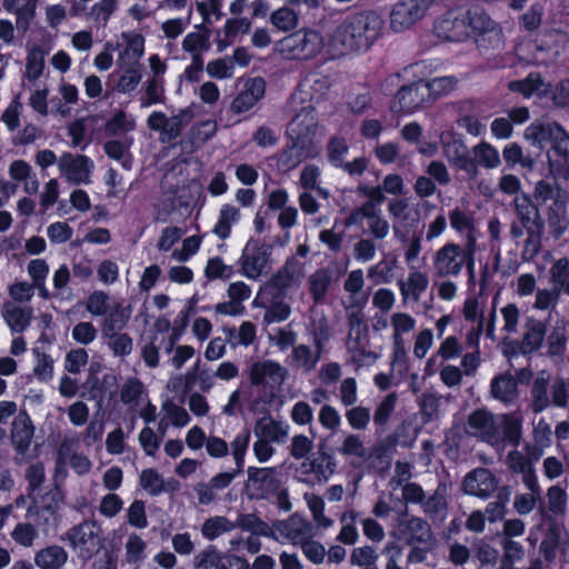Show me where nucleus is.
I'll list each match as a JSON object with an SVG mask.
<instances>
[{
	"label": "nucleus",
	"instance_id": "obj_1",
	"mask_svg": "<svg viewBox=\"0 0 569 569\" xmlns=\"http://www.w3.org/2000/svg\"><path fill=\"white\" fill-rule=\"evenodd\" d=\"M382 20L373 12L355 14L341 22L332 32L329 47L335 54L368 50L378 39Z\"/></svg>",
	"mask_w": 569,
	"mask_h": 569
},
{
	"label": "nucleus",
	"instance_id": "obj_2",
	"mask_svg": "<svg viewBox=\"0 0 569 569\" xmlns=\"http://www.w3.org/2000/svg\"><path fill=\"white\" fill-rule=\"evenodd\" d=\"M468 432L492 446H518L521 438V420L515 415L493 416L485 409H479L469 416Z\"/></svg>",
	"mask_w": 569,
	"mask_h": 569
},
{
	"label": "nucleus",
	"instance_id": "obj_3",
	"mask_svg": "<svg viewBox=\"0 0 569 569\" xmlns=\"http://www.w3.org/2000/svg\"><path fill=\"white\" fill-rule=\"evenodd\" d=\"M469 37H473L481 49H500L505 37L501 27L480 10H468Z\"/></svg>",
	"mask_w": 569,
	"mask_h": 569
},
{
	"label": "nucleus",
	"instance_id": "obj_4",
	"mask_svg": "<svg viewBox=\"0 0 569 569\" xmlns=\"http://www.w3.org/2000/svg\"><path fill=\"white\" fill-rule=\"evenodd\" d=\"M323 47V39L317 31H298L279 42V51L288 59H310Z\"/></svg>",
	"mask_w": 569,
	"mask_h": 569
},
{
	"label": "nucleus",
	"instance_id": "obj_5",
	"mask_svg": "<svg viewBox=\"0 0 569 569\" xmlns=\"http://www.w3.org/2000/svg\"><path fill=\"white\" fill-rule=\"evenodd\" d=\"M101 528L93 521H84L66 533V539L83 559L92 557L101 547Z\"/></svg>",
	"mask_w": 569,
	"mask_h": 569
},
{
	"label": "nucleus",
	"instance_id": "obj_6",
	"mask_svg": "<svg viewBox=\"0 0 569 569\" xmlns=\"http://www.w3.org/2000/svg\"><path fill=\"white\" fill-rule=\"evenodd\" d=\"M472 254L473 249L470 251L469 247L466 251L456 243H447L435 254V269L440 276H457L467 261L469 268L473 266Z\"/></svg>",
	"mask_w": 569,
	"mask_h": 569
},
{
	"label": "nucleus",
	"instance_id": "obj_7",
	"mask_svg": "<svg viewBox=\"0 0 569 569\" xmlns=\"http://www.w3.org/2000/svg\"><path fill=\"white\" fill-rule=\"evenodd\" d=\"M468 10L452 9L436 20L433 33L442 40L463 41L469 38Z\"/></svg>",
	"mask_w": 569,
	"mask_h": 569
},
{
	"label": "nucleus",
	"instance_id": "obj_8",
	"mask_svg": "<svg viewBox=\"0 0 569 569\" xmlns=\"http://www.w3.org/2000/svg\"><path fill=\"white\" fill-rule=\"evenodd\" d=\"M58 169L71 184H90L94 163L87 156L66 152L58 160Z\"/></svg>",
	"mask_w": 569,
	"mask_h": 569
},
{
	"label": "nucleus",
	"instance_id": "obj_9",
	"mask_svg": "<svg viewBox=\"0 0 569 569\" xmlns=\"http://www.w3.org/2000/svg\"><path fill=\"white\" fill-rule=\"evenodd\" d=\"M432 0H400L395 4L390 14V26L397 31L411 28L425 17Z\"/></svg>",
	"mask_w": 569,
	"mask_h": 569
},
{
	"label": "nucleus",
	"instance_id": "obj_10",
	"mask_svg": "<svg viewBox=\"0 0 569 569\" xmlns=\"http://www.w3.org/2000/svg\"><path fill=\"white\" fill-rule=\"evenodd\" d=\"M336 468L335 458L323 451L302 462L297 472L301 481L315 486L326 483L336 472Z\"/></svg>",
	"mask_w": 569,
	"mask_h": 569
},
{
	"label": "nucleus",
	"instance_id": "obj_11",
	"mask_svg": "<svg viewBox=\"0 0 569 569\" xmlns=\"http://www.w3.org/2000/svg\"><path fill=\"white\" fill-rule=\"evenodd\" d=\"M428 98L425 81L419 80L410 86H403L396 94L391 111L399 114H411L417 111Z\"/></svg>",
	"mask_w": 569,
	"mask_h": 569
},
{
	"label": "nucleus",
	"instance_id": "obj_12",
	"mask_svg": "<svg viewBox=\"0 0 569 569\" xmlns=\"http://www.w3.org/2000/svg\"><path fill=\"white\" fill-rule=\"evenodd\" d=\"M264 92L266 82L262 78L253 77L243 80L241 89L231 102V111L237 114L250 111L263 98Z\"/></svg>",
	"mask_w": 569,
	"mask_h": 569
},
{
	"label": "nucleus",
	"instance_id": "obj_13",
	"mask_svg": "<svg viewBox=\"0 0 569 569\" xmlns=\"http://www.w3.org/2000/svg\"><path fill=\"white\" fill-rule=\"evenodd\" d=\"M287 133L291 141L306 144L319 143L316 141L317 117L311 106L302 108L301 111L296 114L289 123Z\"/></svg>",
	"mask_w": 569,
	"mask_h": 569
},
{
	"label": "nucleus",
	"instance_id": "obj_14",
	"mask_svg": "<svg viewBox=\"0 0 569 569\" xmlns=\"http://www.w3.org/2000/svg\"><path fill=\"white\" fill-rule=\"evenodd\" d=\"M269 262L268 248L256 241H249L241 257L242 274L257 280L267 269Z\"/></svg>",
	"mask_w": 569,
	"mask_h": 569
},
{
	"label": "nucleus",
	"instance_id": "obj_15",
	"mask_svg": "<svg viewBox=\"0 0 569 569\" xmlns=\"http://www.w3.org/2000/svg\"><path fill=\"white\" fill-rule=\"evenodd\" d=\"M330 86L331 82L327 76L311 72L300 81L293 98L301 103L318 102L327 94Z\"/></svg>",
	"mask_w": 569,
	"mask_h": 569
},
{
	"label": "nucleus",
	"instance_id": "obj_16",
	"mask_svg": "<svg viewBox=\"0 0 569 569\" xmlns=\"http://www.w3.org/2000/svg\"><path fill=\"white\" fill-rule=\"evenodd\" d=\"M277 541L281 543L291 542L300 545L313 535L311 523L298 515L277 522Z\"/></svg>",
	"mask_w": 569,
	"mask_h": 569
},
{
	"label": "nucleus",
	"instance_id": "obj_17",
	"mask_svg": "<svg viewBox=\"0 0 569 569\" xmlns=\"http://www.w3.org/2000/svg\"><path fill=\"white\" fill-rule=\"evenodd\" d=\"M287 376V370L273 361L256 362L250 369V381L254 386L264 385L270 389L279 388Z\"/></svg>",
	"mask_w": 569,
	"mask_h": 569
},
{
	"label": "nucleus",
	"instance_id": "obj_18",
	"mask_svg": "<svg viewBox=\"0 0 569 569\" xmlns=\"http://www.w3.org/2000/svg\"><path fill=\"white\" fill-rule=\"evenodd\" d=\"M363 219L368 220L370 233L377 239H385L390 231L389 222L380 214L376 213L371 203H366L361 208L355 210L346 220L348 226L359 224Z\"/></svg>",
	"mask_w": 569,
	"mask_h": 569
},
{
	"label": "nucleus",
	"instance_id": "obj_19",
	"mask_svg": "<svg viewBox=\"0 0 569 569\" xmlns=\"http://www.w3.org/2000/svg\"><path fill=\"white\" fill-rule=\"evenodd\" d=\"M440 140L443 147V153L449 161L468 172L475 171V166L469 159L468 148L452 131H443L440 136Z\"/></svg>",
	"mask_w": 569,
	"mask_h": 569
},
{
	"label": "nucleus",
	"instance_id": "obj_20",
	"mask_svg": "<svg viewBox=\"0 0 569 569\" xmlns=\"http://www.w3.org/2000/svg\"><path fill=\"white\" fill-rule=\"evenodd\" d=\"M319 152V143L306 144L298 141H291V146L280 154L278 164L282 170L289 171L295 169L303 160L318 156Z\"/></svg>",
	"mask_w": 569,
	"mask_h": 569
},
{
	"label": "nucleus",
	"instance_id": "obj_21",
	"mask_svg": "<svg viewBox=\"0 0 569 569\" xmlns=\"http://www.w3.org/2000/svg\"><path fill=\"white\" fill-rule=\"evenodd\" d=\"M497 488V482L487 469H476L469 472L463 480V491L467 495L486 498Z\"/></svg>",
	"mask_w": 569,
	"mask_h": 569
},
{
	"label": "nucleus",
	"instance_id": "obj_22",
	"mask_svg": "<svg viewBox=\"0 0 569 569\" xmlns=\"http://www.w3.org/2000/svg\"><path fill=\"white\" fill-rule=\"evenodd\" d=\"M303 268L298 261L288 262L277 274L273 276L271 283L281 293L289 295L299 289L303 280Z\"/></svg>",
	"mask_w": 569,
	"mask_h": 569
},
{
	"label": "nucleus",
	"instance_id": "obj_23",
	"mask_svg": "<svg viewBox=\"0 0 569 569\" xmlns=\"http://www.w3.org/2000/svg\"><path fill=\"white\" fill-rule=\"evenodd\" d=\"M123 48L118 54V66H139L144 53V38L137 32H122Z\"/></svg>",
	"mask_w": 569,
	"mask_h": 569
},
{
	"label": "nucleus",
	"instance_id": "obj_24",
	"mask_svg": "<svg viewBox=\"0 0 569 569\" xmlns=\"http://www.w3.org/2000/svg\"><path fill=\"white\" fill-rule=\"evenodd\" d=\"M568 201V193L563 189L556 191L552 200L547 203L549 209L548 223L553 233L559 237L568 227L566 217V206Z\"/></svg>",
	"mask_w": 569,
	"mask_h": 569
},
{
	"label": "nucleus",
	"instance_id": "obj_25",
	"mask_svg": "<svg viewBox=\"0 0 569 569\" xmlns=\"http://www.w3.org/2000/svg\"><path fill=\"white\" fill-rule=\"evenodd\" d=\"M191 421V418L188 411L174 403L171 400H166L162 402L160 410V421L158 425V430L161 435H164L170 426L176 428H183L188 426Z\"/></svg>",
	"mask_w": 569,
	"mask_h": 569
},
{
	"label": "nucleus",
	"instance_id": "obj_26",
	"mask_svg": "<svg viewBox=\"0 0 569 569\" xmlns=\"http://www.w3.org/2000/svg\"><path fill=\"white\" fill-rule=\"evenodd\" d=\"M559 134L561 136V128L549 122H532L523 132V137L529 143L541 149L547 146L551 147Z\"/></svg>",
	"mask_w": 569,
	"mask_h": 569
},
{
	"label": "nucleus",
	"instance_id": "obj_27",
	"mask_svg": "<svg viewBox=\"0 0 569 569\" xmlns=\"http://www.w3.org/2000/svg\"><path fill=\"white\" fill-rule=\"evenodd\" d=\"M1 316L12 333H21L30 326L32 309L7 301L2 306Z\"/></svg>",
	"mask_w": 569,
	"mask_h": 569
},
{
	"label": "nucleus",
	"instance_id": "obj_28",
	"mask_svg": "<svg viewBox=\"0 0 569 569\" xmlns=\"http://www.w3.org/2000/svg\"><path fill=\"white\" fill-rule=\"evenodd\" d=\"M77 441L78 440L76 438H64L59 448L58 458L61 463L69 465L76 473L82 476L87 475L91 470L92 463L88 457L72 451Z\"/></svg>",
	"mask_w": 569,
	"mask_h": 569
},
{
	"label": "nucleus",
	"instance_id": "obj_29",
	"mask_svg": "<svg viewBox=\"0 0 569 569\" xmlns=\"http://www.w3.org/2000/svg\"><path fill=\"white\" fill-rule=\"evenodd\" d=\"M549 169L552 174L567 173L566 159L569 158V136L561 129V136H557L548 152Z\"/></svg>",
	"mask_w": 569,
	"mask_h": 569
},
{
	"label": "nucleus",
	"instance_id": "obj_30",
	"mask_svg": "<svg viewBox=\"0 0 569 569\" xmlns=\"http://www.w3.org/2000/svg\"><path fill=\"white\" fill-rule=\"evenodd\" d=\"M429 284L428 276L411 267L407 280L399 281V290L405 300L417 302Z\"/></svg>",
	"mask_w": 569,
	"mask_h": 569
},
{
	"label": "nucleus",
	"instance_id": "obj_31",
	"mask_svg": "<svg viewBox=\"0 0 569 569\" xmlns=\"http://www.w3.org/2000/svg\"><path fill=\"white\" fill-rule=\"evenodd\" d=\"M515 206L517 216L528 232L539 233L542 226L539 219V212L531 200L525 194L518 196L515 199Z\"/></svg>",
	"mask_w": 569,
	"mask_h": 569
},
{
	"label": "nucleus",
	"instance_id": "obj_32",
	"mask_svg": "<svg viewBox=\"0 0 569 569\" xmlns=\"http://www.w3.org/2000/svg\"><path fill=\"white\" fill-rule=\"evenodd\" d=\"M254 435L269 442H283L289 433V426L269 417L259 419L254 426Z\"/></svg>",
	"mask_w": 569,
	"mask_h": 569
},
{
	"label": "nucleus",
	"instance_id": "obj_33",
	"mask_svg": "<svg viewBox=\"0 0 569 569\" xmlns=\"http://www.w3.org/2000/svg\"><path fill=\"white\" fill-rule=\"evenodd\" d=\"M449 219L451 228L467 238V247L471 251L477 240V230L472 216L460 208H455L450 212Z\"/></svg>",
	"mask_w": 569,
	"mask_h": 569
},
{
	"label": "nucleus",
	"instance_id": "obj_34",
	"mask_svg": "<svg viewBox=\"0 0 569 569\" xmlns=\"http://www.w3.org/2000/svg\"><path fill=\"white\" fill-rule=\"evenodd\" d=\"M33 431L32 421L27 413H20L14 418L11 439L19 452L23 453L29 448Z\"/></svg>",
	"mask_w": 569,
	"mask_h": 569
},
{
	"label": "nucleus",
	"instance_id": "obj_35",
	"mask_svg": "<svg viewBox=\"0 0 569 569\" xmlns=\"http://www.w3.org/2000/svg\"><path fill=\"white\" fill-rule=\"evenodd\" d=\"M8 172L12 180L23 183V190L28 194H34L38 191V179L27 161L20 159L12 161Z\"/></svg>",
	"mask_w": 569,
	"mask_h": 569
},
{
	"label": "nucleus",
	"instance_id": "obj_36",
	"mask_svg": "<svg viewBox=\"0 0 569 569\" xmlns=\"http://www.w3.org/2000/svg\"><path fill=\"white\" fill-rule=\"evenodd\" d=\"M491 395L495 399L509 405L518 397L517 381L510 373H502L491 381Z\"/></svg>",
	"mask_w": 569,
	"mask_h": 569
},
{
	"label": "nucleus",
	"instance_id": "obj_37",
	"mask_svg": "<svg viewBox=\"0 0 569 569\" xmlns=\"http://www.w3.org/2000/svg\"><path fill=\"white\" fill-rule=\"evenodd\" d=\"M63 505V495L60 490L53 489L46 493L39 503L36 505L37 515L43 519L46 523L57 521L58 511Z\"/></svg>",
	"mask_w": 569,
	"mask_h": 569
},
{
	"label": "nucleus",
	"instance_id": "obj_38",
	"mask_svg": "<svg viewBox=\"0 0 569 569\" xmlns=\"http://www.w3.org/2000/svg\"><path fill=\"white\" fill-rule=\"evenodd\" d=\"M67 560V551L59 546L43 548L34 557V562L40 569H61Z\"/></svg>",
	"mask_w": 569,
	"mask_h": 569
},
{
	"label": "nucleus",
	"instance_id": "obj_39",
	"mask_svg": "<svg viewBox=\"0 0 569 569\" xmlns=\"http://www.w3.org/2000/svg\"><path fill=\"white\" fill-rule=\"evenodd\" d=\"M146 558L147 542L137 533L129 535L124 543L126 562L139 569Z\"/></svg>",
	"mask_w": 569,
	"mask_h": 569
},
{
	"label": "nucleus",
	"instance_id": "obj_40",
	"mask_svg": "<svg viewBox=\"0 0 569 569\" xmlns=\"http://www.w3.org/2000/svg\"><path fill=\"white\" fill-rule=\"evenodd\" d=\"M47 51L38 44L27 49L24 76L29 81H36L42 76Z\"/></svg>",
	"mask_w": 569,
	"mask_h": 569
},
{
	"label": "nucleus",
	"instance_id": "obj_41",
	"mask_svg": "<svg viewBox=\"0 0 569 569\" xmlns=\"http://www.w3.org/2000/svg\"><path fill=\"white\" fill-rule=\"evenodd\" d=\"M365 279L362 270H352L346 281H345V290L349 293V300L346 303V309L349 310L351 308H361L366 301L362 297H360V292L363 288Z\"/></svg>",
	"mask_w": 569,
	"mask_h": 569
},
{
	"label": "nucleus",
	"instance_id": "obj_42",
	"mask_svg": "<svg viewBox=\"0 0 569 569\" xmlns=\"http://www.w3.org/2000/svg\"><path fill=\"white\" fill-rule=\"evenodd\" d=\"M33 368L32 373L40 382H49L54 376V361L50 355L39 348L32 350Z\"/></svg>",
	"mask_w": 569,
	"mask_h": 569
},
{
	"label": "nucleus",
	"instance_id": "obj_43",
	"mask_svg": "<svg viewBox=\"0 0 569 569\" xmlns=\"http://www.w3.org/2000/svg\"><path fill=\"white\" fill-rule=\"evenodd\" d=\"M338 451L349 459L350 463L353 466L360 465L367 455L366 447L357 435L346 436Z\"/></svg>",
	"mask_w": 569,
	"mask_h": 569
},
{
	"label": "nucleus",
	"instance_id": "obj_44",
	"mask_svg": "<svg viewBox=\"0 0 569 569\" xmlns=\"http://www.w3.org/2000/svg\"><path fill=\"white\" fill-rule=\"evenodd\" d=\"M509 89L520 92L525 98H530L535 94H545L548 91V84L542 81L539 74L531 73L523 80L511 81Z\"/></svg>",
	"mask_w": 569,
	"mask_h": 569
},
{
	"label": "nucleus",
	"instance_id": "obj_45",
	"mask_svg": "<svg viewBox=\"0 0 569 569\" xmlns=\"http://www.w3.org/2000/svg\"><path fill=\"white\" fill-rule=\"evenodd\" d=\"M549 282L555 291H565L569 295V260L561 258L552 262L549 271Z\"/></svg>",
	"mask_w": 569,
	"mask_h": 569
},
{
	"label": "nucleus",
	"instance_id": "obj_46",
	"mask_svg": "<svg viewBox=\"0 0 569 569\" xmlns=\"http://www.w3.org/2000/svg\"><path fill=\"white\" fill-rule=\"evenodd\" d=\"M392 329V341L406 342L405 336L409 335L416 328V319L406 312H395L390 317Z\"/></svg>",
	"mask_w": 569,
	"mask_h": 569
},
{
	"label": "nucleus",
	"instance_id": "obj_47",
	"mask_svg": "<svg viewBox=\"0 0 569 569\" xmlns=\"http://www.w3.org/2000/svg\"><path fill=\"white\" fill-rule=\"evenodd\" d=\"M240 220V211L230 204L222 206L218 222L214 226V233L226 239L230 236L231 228Z\"/></svg>",
	"mask_w": 569,
	"mask_h": 569
},
{
	"label": "nucleus",
	"instance_id": "obj_48",
	"mask_svg": "<svg viewBox=\"0 0 569 569\" xmlns=\"http://www.w3.org/2000/svg\"><path fill=\"white\" fill-rule=\"evenodd\" d=\"M249 482L264 495L276 488L274 471L271 468H254L248 469Z\"/></svg>",
	"mask_w": 569,
	"mask_h": 569
},
{
	"label": "nucleus",
	"instance_id": "obj_49",
	"mask_svg": "<svg viewBox=\"0 0 569 569\" xmlns=\"http://www.w3.org/2000/svg\"><path fill=\"white\" fill-rule=\"evenodd\" d=\"M119 69L121 70V74L116 89L121 93L134 91L142 78L139 66H119Z\"/></svg>",
	"mask_w": 569,
	"mask_h": 569
},
{
	"label": "nucleus",
	"instance_id": "obj_50",
	"mask_svg": "<svg viewBox=\"0 0 569 569\" xmlns=\"http://www.w3.org/2000/svg\"><path fill=\"white\" fill-rule=\"evenodd\" d=\"M120 0H99L94 2L87 11V17L103 26L108 23L112 14L117 11Z\"/></svg>",
	"mask_w": 569,
	"mask_h": 569
},
{
	"label": "nucleus",
	"instance_id": "obj_51",
	"mask_svg": "<svg viewBox=\"0 0 569 569\" xmlns=\"http://www.w3.org/2000/svg\"><path fill=\"white\" fill-rule=\"evenodd\" d=\"M472 152L477 163L487 169H496L500 164L499 151L487 142L475 146Z\"/></svg>",
	"mask_w": 569,
	"mask_h": 569
},
{
	"label": "nucleus",
	"instance_id": "obj_52",
	"mask_svg": "<svg viewBox=\"0 0 569 569\" xmlns=\"http://www.w3.org/2000/svg\"><path fill=\"white\" fill-rule=\"evenodd\" d=\"M140 486L151 496H158L166 490L164 479L154 468H148L141 471Z\"/></svg>",
	"mask_w": 569,
	"mask_h": 569
},
{
	"label": "nucleus",
	"instance_id": "obj_53",
	"mask_svg": "<svg viewBox=\"0 0 569 569\" xmlns=\"http://www.w3.org/2000/svg\"><path fill=\"white\" fill-rule=\"evenodd\" d=\"M130 312L118 305L104 319L102 332L104 336H114L122 330L129 319Z\"/></svg>",
	"mask_w": 569,
	"mask_h": 569
},
{
	"label": "nucleus",
	"instance_id": "obj_54",
	"mask_svg": "<svg viewBox=\"0 0 569 569\" xmlns=\"http://www.w3.org/2000/svg\"><path fill=\"white\" fill-rule=\"evenodd\" d=\"M201 243L202 238L200 236H190L184 238L181 246L171 251V259L179 263L189 261L194 254H197Z\"/></svg>",
	"mask_w": 569,
	"mask_h": 569
},
{
	"label": "nucleus",
	"instance_id": "obj_55",
	"mask_svg": "<svg viewBox=\"0 0 569 569\" xmlns=\"http://www.w3.org/2000/svg\"><path fill=\"white\" fill-rule=\"evenodd\" d=\"M37 0H4V8L8 12L17 16L18 22H29L36 13Z\"/></svg>",
	"mask_w": 569,
	"mask_h": 569
},
{
	"label": "nucleus",
	"instance_id": "obj_56",
	"mask_svg": "<svg viewBox=\"0 0 569 569\" xmlns=\"http://www.w3.org/2000/svg\"><path fill=\"white\" fill-rule=\"evenodd\" d=\"M250 432L247 429L241 430L231 442V455L237 467V471L241 472L244 466V456L250 443Z\"/></svg>",
	"mask_w": 569,
	"mask_h": 569
},
{
	"label": "nucleus",
	"instance_id": "obj_57",
	"mask_svg": "<svg viewBox=\"0 0 569 569\" xmlns=\"http://www.w3.org/2000/svg\"><path fill=\"white\" fill-rule=\"evenodd\" d=\"M407 539L409 543L430 542L431 532L428 523L420 518H411L407 522Z\"/></svg>",
	"mask_w": 569,
	"mask_h": 569
},
{
	"label": "nucleus",
	"instance_id": "obj_58",
	"mask_svg": "<svg viewBox=\"0 0 569 569\" xmlns=\"http://www.w3.org/2000/svg\"><path fill=\"white\" fill-rule=\"evenodd\" d=\"M206 71L209 77L224 80L234 74L233 60L230 57L218 58L207 63Z\"/></svg>",
	"mask_w": 569,
	"mask_h": 569
},
{
	"label": "nucleus",
	"instance_id": "obj_59",
	"mask_svg": "<svg viewBox=\"0 0 569 569\" xmlns=\"http://www.w3.org/2000/svg\"><path fill=\"white\" fill-rule=\"evenodd\" d=\"M330 281V273L326 269H319L310 276L309 289L316 302H319L325 298Z\"/></svg>",
	"mask_w": 569,
	"mask_h": 569
},
{
	"label": "nucleus",
	"instance_id": "obj_60",
	"mask_svg": "<svg viewBox=\"0 0 569 569\" xmlns=\"http://www.w3.org/2000/svg\"><path fill=\"white\" fill-rule=\"evenodd\" d=\"M305 501L311 511L315 522L321 528H329L332 521L325 516V501L315 493H306Z\"/></svg>",
	"mask_w": 569,
	"mask_h": 569
},
{
	"label": "nucleus",
	"instance_id": "obj_61",
	"mask_svg": "<svg viewBox=\"0 0 569 569\" xmlns=\"http://www.w3.org/2000/svg\"><path fill=\"white\" fill-rule=\"evenodd\" d=\"M502 157L509 168H513L516 164L529 169L533 167V160L525 157L521 147L515 142L508 143L503 148Z\"/></svg>",
	"mask_w": 569,
	"mask_h": 569
},
{
	"label": "nucleus",
	"instance_id": "obj_62",
	"mask_svg": "<svg viewBox=\"0 0 569 569\" xmlns=\"http://www.w3.org/2000/svg\"><path fill=\"white\" fill-rule=\"evenodd\" d=\"M368 329L349 330L347 348L355 361H360L367 346Z\"/></svg>",
	"mask_w": 569,
	"mask_h": 569
},
{
	"label": "nucleus",
	"instance_id": "obj_63",
	"mask_svg": "<svg viewBox=\"0 0 569 569\" xmlns=\"http://www.w3.org/2000/svg\"><path fill=\"white\" fill-rule=\"evenodd\" d=\"M271 23L281 31H289L298 26V14L288 7L279 8L270 17Z\"/></svg>",
	"mask_w": 569,
	"mask_h": 569
},
{
	"label": "nucleus",
	"instance_id": "obj_64",
	"mask_svg": "<svg viewBox=\"0 0 569 569\" xmlns=\"http://www.w3.org/2000/svg\"><path fill=\"white\" fill-rule=\"evenodd\" d=\"M233 525L224 517H212L204 521L201 532L207 539H214L220 535L231 531Z\"/></svg>",
	"mask_w": 569,
	"mask_h": 569
}]
</instances>
